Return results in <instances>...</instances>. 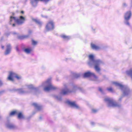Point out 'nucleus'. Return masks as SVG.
<instances>
[{
  "mask_svg": "<svg viewBox=\"0 0 132 132\" xmlns=\"http://www.w3.org/2000/svg\"><path fill=\"white\" fill-rule=\"evenodd\" d=\"M51 79L49 78L43 82L40 87L45 91H48L51 90H55L57 87L52 85L51 83Z\"/></svg>",
  "mask_w": 132,
  "mask_h": 132,
  "instance_id": "obj_1",
  "label": "nucleus"
},
{
  "mask_svg": "<svg viewBox=\"0 0 132 132\" xmlns=\"http://www.w3.org/2000/svg\"><path fill=\"white\" fill-rule=\"evenodd\" d=\"M95 56L93 54H90L89 55V59L90 60V62L93 63L94 66V68L98 72H99L100 69L99 66L103 63V62L100 60H94Z\"/></svg>",
  "mask_w": 132,
  "mask_h": 132,
  "instance_id": "obj_2",
  "label": "nucleus"
},
{
  "mask_svg": "<svg viewBox=\"0 0 132 132\" xmlns=\"http://www.w3.org/2000/svg\"><path fill=\"white\" fill-rule=\"evenodd\" d=\"M25 20V17L22 16H20L19 19H16L15 17L11 16L9 23L10 24H12L13 27H14L15 25V22L19 24H21L24 23Z\"/></svg>",
  "mask_w": 132,
  "mask_h": 132,
  "instance_id": "obj_3",
  "label": "nucleus"
},
{
  "mask_svg": "<svg viewBox=\"0 0 132 132\" xmlns=\"http://www.w3.org/2000/svg\"><path fill=\"white\" fill-rule=\"evenodd\" d=\"M34 88V86L32 85H28L26 86L24 89H18V91L20 93L24 94L31 92Z\"/></svg>",
  "mask_w": 132,
  "mask_h": 132,
  "instance_id": "obj_4",
  "label": "nucleus"
},
{
  "mask_svg": "<svg viewBox=\"0 0 132 132\" xmlns=\"http://www.w3.org/2000/svg\"><path fill=\"white\" fill-rule=\"evenodd\" d=\"M16 78L19 80L21 79V77L13 71H10L9 72V75L7 79L9 80L12 81L14 78Z\"/></svg>",
  "mask_w": 132,
  "mask_h": 132,
  "instance_id": "obj_5",
  "label": "nucleus"
},
{
  "mask_svg": "<svg viewBox=\"0 0 132 132\" xmlns=\"http://www.w3.org/2000/svg\"><path fill=\"white\" fill-rule=\"evenodd\" d=\"M83 77H91L94 81H96L97 79V77L94 74L89 71H88L84 73L83 74Z\"/></svg>",
  "mask_w": 132,
  "mask_h": 132,
  "instance_id": "obj_6",
  "label": "nucleus"
},
{
  "mask_svg": "<svg viewBox=\"0 0 132 132\" xmlns=\"http://www.w3.org/2000/svg\"><path fill=\"white\" fill-rule=\"evenodd\" d=\"M55 27V23L52 21H49L47 23L46 28L48 30L54 29Z\"/></svg>",
  "mask_w": 132,
  "mask_h": 132,
  "instance_id": "obj_7",
  "label": "nucleus"
},
{
  "mask_svg": "<svg viewBox=\"0 0 132 132\" xmlns=\"http://www.w3.org/2000/svg\"><path fill=\"white\" fill-rule=\"evenodd\" d=\"M105 100L107 102L108 106L109 107H114L117 106L116 103L115 102L109 98H105Z\"/></svg>",
  "mask_w": 132,
  "mask_h": 132,
  "instance_id": "obj_8",
  "label": "nucleus"
},
{
  "mask_svg": "<svg viewBox=\"0 0 132 132\" xmlns=\"http://www.w3.org/2000/svg\"><path fill=\"white\" fill-rule=\"evenodd\" d=\"M6 127L10 129H15L17 128V127L14 125L9 122H7L5 124Z\"/></svg>",
  "mask_w": 132,
  "mask_h": 132,
  "instance_id": "obj_9",
  "label": "nucleus"
},
{
  "mask_svg": "<svg viewBox=\"0 0 132 132\" xmlns=\"http://www.w3.org/2000/svg\"><path fill=\"white\" fill-rule=\"evenodd\" d=\"M67 103L70 106L75 109H78L79 108L78 105L75 102L68 101H67Z\"/></svg>",
  "mask_w": 132,
  "mask_h": 132,
  "instance_id": "obj_10",
  "label": "nucleus"
},
{
  "mask_svg": "<svg viewBox=\"0 0 132 132\" xmlns=\"http://www.w3.org/2000/svg\"><path fill=\"white\" fill-rule=\"evenodd\" d=\"M11 49V47L10 44H7L6 46V49L5 52V54L7 55L10 53Z\"/></svg>",
  "mask_w": 132,
  "mask_h": 132,
  "instance_id": "obj_11",
  "label": "nucleus"
},
{
  "mask_svg": "<svg viewBox=\"0 0 132 132\" xmlns=\"http://www.w3.org/2000/svg\"><path fill=\"white\" fill-rule=\"evenodd\" d=\"M131 15V13L129 11L126 13L124 15V18L125 20L128 21L130 19Z\"/></svg>",
  "mask_w": 132,
  "mask_h": 132,
  "instance_id": "obj_12",
  "label": "nucleus"
},
{
  "mask_svg": "<svg viewBox=\"0 0 132 132\" xmlns=\"http://www.w3.org/2000/svg\"><path fill=\"white\" fill-rule=\"evenodd\" d=\"M33 50V48L31 47L27 48L23 50L24 52L28 54H30L32 52Z\"/></svg>",
  "mask_w": 132,
  "mask_h": 132,
  "instance_id": "obj_13",
  "label": "nucleus"
},
{
  "mask_svg": "<svg viewBox=\"0 0 132 132\" xmlns=\"http://www.w3.org/2000/svg\"><path fill=\"white\" fill-rule=\"evenodd\" d=\"M39 1L44 2V0H30L31 3L33 6H35L36 5L37 2Z\"/></svg>",
  "mask_w": 132,
  "mask_h": 132,
  "instance_id": "obj_14",
  "label": "nucleus"
},
{
  "mask_svg": "<svg viewBox=\"0 0 132 132\" xmlns=\"http://www.w3.org/2000/svg\"><path fill=\"white\" fill-rule=\"evenodd\" d=\"M91 47L92 48L95 50H98L101 48L100 47L96 46L93 43L91 44Z\"/></svg>",
  "mask_w": 132,
  "mask_h": 132,
  "instance_id": "obj_15",
  "label": "nucleus"
},
{
  "mask_svg": "<svg viewBox=\"0 0 132 132\" xmlns=\"http://www.w3.org/2000/svg\"><path fill=\"white\" fill-rule=\"evenodd\" d=\"M18 117L19 119H22L24 118V117L22 113L18 111Z\"/></svg>",
  "mask_w": 132,
  "mask_h": 132,
  "instance_id": "obj_16",
  "label": "nucleus"
},
{
  "mask_svg": "<svg viewBox=\"0 0 132 132\" xmlns=\"http://www.w3.org/2000/svg\"><path fill=\"white\" fill-rule=\"evenodd\" d=\"M38 110H39L40 106V105L36 103H34L32 104Z\"/></svg>",
  "mask_w": 132,
  "mask_h": 132,
  "instance_id": "obj_17",
  "label": "nucleus"
},
{
  "mask_svg": "<svg viewBox=\"0 0 132 132\" xmlns=\"http://www.w3.org/2000/svg\"><path fill=\"white\" fill-rule=\"evenodd\" d=\"M18 113V111L15 110L11 112L10 113V115L13 116L15 114H17Z\"/></svg>",
  "mask_w": 132,
  "mask_h": 132,
  "instance_id": "obj_18",
  "label": "nucleus"
},
{
  "mask_svg": "<svg viewBox=\"0 0 132 132\" xmlns=\"http://www.w3.org/2000/svg\"><path fill=\"white\" fill-rule=\"evenodd\" d=\"M71 91L67 89L65 90L63 92V93L64 94H67L69 93H70L71 92Z\"/></svg>",
  "mask_w": 132,
  "mask_h": 132,
  "instance_id": "obj_19",
  "label": "nucleus"
},
{
  "mask_svg": "<svg viewBox=\"0 0 132 132\" xmlns=\"http://www.w3.org/2000/svg\"><path fill=\"white\" fill-rule=\"evenodd\" d=\"M61 37L65 40H67L70 38L69 37L66 36L64 35H61Z\"/></svg>",
  "mask_w": 132,
  "mask_h": 132,
  "instance_id": "obj_20",
  "label": "nucleus"
},
{
  "mask_svg": "<svg viewBox=\"0 0 132 132\" xmlns=\"http://www.w3.org/2000/svg\"><path fill=\"white\" fill-rule=\"evenodd\" d=\"M113 84L115 85L116 86H118L119 87H120L121 88V87H122V85L121 84H120L119 83H118L117 82H113Z\"/></svg>",
  "mask_w": 132,
  "mask_h": 132,
  "instance_id": "obj_21",
  "label": "nucleus"
},
{
  "mask_svg": "<svg viewBox=\"0 0 132 132\" xmlns=\"http://www.w3.org/2000/svg\"><path fill=\"white\" fill-rule=\"evenodd\" d=\"M32 20L34 21H35L37 23L39 24H42V23L39 20H38L37 19H32Z\"/></svg>",
  "mask_w": 132,
  "mask_h": 132,
  "instance_id": "obj_22",
  "label": "nucleus"
},
{
  "mask_svg": "<svg viewBox=\"0 0 132 132\" xmlns=\"http://www.w3.org/2000/svg\"><path fill=\"white\" fill-rule=\"evenodd\" d=\"M38 42L37 41H35L34 40H32V45H35L37 44Z\"/></svg>",
  "mask_w": 132,
  "mask_h": 132,
  "instance_id": "obj_23",
  "label": "nucleus"
},
{
  "mask_svg": "<svg viewBox=\"0 0 132 132\" xmlns=\"http://www.w3.org/2000/svg\"><path fill=\"white\" fill-rule=\"evenodd\" d=\"M126 74L128 75H132V70L127 71Z\"/></svg>",
  "mask_w": 132,
  "mask_h": 132,
  "instance_id": "obj_24",
  "label": "nucleus"
},
{
  "mask_svg": "<svg viewBox=\"0 0 132 132\" xmlns=\"http://www.w3.org/2000/svg\"><path fill=\"white\" fill-rule=\"evenodd\" d=\"M92 112H96L97 110L96 109H93L92 110Z\"/></svg>",
  "mask_w": 132,
  "mask_h": 132,
  "instance_id": "obj_25",
  "label": "nucleus"
},
{
  "mask_svg": "<svg viewBox=\"0 0 132 132\" xmlns=\"http://www.w3.org/2000/svg\"><path fill=\"white\" fill-rule=\"evenodd\" d=\"M125 23L127 25H129V23L128 22V21H126V20H125Z\"/></svg>",
  "mask_w": 132,
  "mask_h": 132,
  "instance_id": "obj_26",
  "label": "nucleus"
},
{
  "mask_svg": "<svg viewBox=\"0 0 132 132\" xmlns=\"http://www.w3.org/2000/svg\"><path fill=\"white\" fill-rule=\"evenodd\" d=\"M108 90H109L110 91H112V89L111 88H108Z\"/></svg>",
  "mask_w": 132,
  "mask_h": 132,
  "instance_id": "obj_27",
  "label": "nucleus"
},
{
  "mask_svg": "<svg viewBox=\"0 0 132 132\" xmlns=\"http://www.w3.org/2000/svg\"><path fill=\"white\" fill-rule=\"evenodd\" d=\"M129 91H127L124 93V94L125 95H127V93H128Z\"/></svg>",
  "mask_w": 132,
  "mask_h": 132,
  "instance_id": "obj_28",
  "label": "nucleus"
},
{
  "mask_svg": "<svg viewBox=\"0 0 132 132\" xmlns=\"http://www.w3.org/2000/svg\"><path fill=\"white\" fill-rule=\"evenodd\" d=\"M4 46L3 45H1V47L2 49H4Z\"/></svg>",
  "mask_w": 132,
  "mask_h": 132,
  "instance_id": "obj_29",
  "label": "nucleus"
},
{
  "mask_svg": "<svg viewBox=\"0 0 132 132\" xmlns=\"http://www.w3.org/2000/svg\"><path fill=\"white\" fill-rule=\"evenodd\" d=\"M3 84V83L0 80V86L2 85Z\"/></svg>",
  "mask_w": 132,
  "mask_h": 132,
  "instance_id": "obj_30",
  "label": "nucleus"
},
{
  "mask_svg": "<svg viewBox=\"0 0 132 132\" xmlns=\"http://www.w3.org/2000/svg\"><path fill=\"white\" fill-rule=\"evenodd\" d=\"M28 37V36L27 35H24L23 36V37L24 38H26Z\"/></svg>",
  "mask_w": 132,
  "mask_h": 132,
  "instance_id": "obj_31",
  "label": "nucleus"
},
{
  "mask_svg": "<svg viewBox=\"0 0 132 132\" xmlns=\"http://www.w3.org/2000/svg\"><path fill=\"white\" fill-rule=\"evenodd\" d=\"M16 50L17 51H19V50L18 49V48L17 47H16Z\"/></svg>",
  "mask_w": 132,
  "mask_h": 132,
  "instance_id": "obj_32",
  "label": "nucleus"
},
{
  "mask_svg": "<svg viewBox=\"0 0 132 132\" xmlns=\"http://www.w3.org/2000/svg\"><path fill=\"white\" fill-rule=\"evenodd\" d=\"M21 13L23 14L24 13V12L23 11H21Z\"/></svg>",
  "mask_w": 132,
  "mask_h": 132,
  "instance_id": "obj_33",
  "label": "nucleus"
},
{
  "mask_svg": "<svg viewBox=\"0 0 132 132\" xmlns=\"http://www.w3.org/2000/svg\"><path fill=\"white\" fill-rule=\"evenodd\" d=\"M55 98H56L57 100V99H58V98H57V96H56V97H55Z\"/></svg>",
  "mask_w": 132,
  "mask_h": 132,
  "instance_id": "obj_34",
  "label": "nucleus"
}]
</instances>
